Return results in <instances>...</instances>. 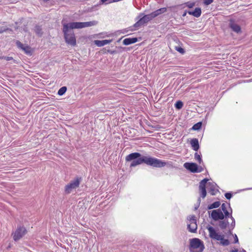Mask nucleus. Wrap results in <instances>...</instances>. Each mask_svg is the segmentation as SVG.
<instances>
[{
    "label": "nucleus",
    "mask_w": 252,
    "mask_h": 252,
    "mask_svg": "<svg viewBox=\"0 0 252 252\" xmlns=\"http://www.w3.org/2000/svg\"><path fill=\"white\" fill-rule=\"evenodd\" d=\"M126 161H131L130 167H135L143 163L155 167L160 168L165 166L166 163L155 158L141 156L139 153H132L126 157Z\"/></svg>",
    "instance_id": "1"
},
{
    "label": "nucleus",
    "mask_w": 252,
    "mask_h": 252,
    "mask_svg": "<svg viewBox=\"0 0 252 252\" xmlns=\"http://www.w3.org/2000/svg\"><path fill=\"white\" fill-rule=\"evenodd\" d=\"M97 22L91 21L87 22H72L63 25V31L65 41L68 44L75 46L76 43L74 32L71 30L74 29H82L95 25Z\"/></svg>",
    "instance_id": "2"
},
{
    "label": "nucleus",
    "mask_w": 252,
    "mask_h": 252,
    "mask_svg": "<svg viewBox=\"0 0 252 252\" xmlns=\"http://www.w3.org/2000/svg\"><path fill=\"white\" fill-rule=\"evenodd\" d=\"M206 228L209 232V236L212 240L219 241L220 244L223 246L229 245V240L225 239V236L223 234L219 232L215 228L210 225L207 226Z\"/></svg>",
    "instance_id": "3"
},
{
    "label": "nucleus",
    "mask_w": 252,
    "mask_h": 252,
    "mask_svg": "<svg viewBox=\"0 0 252 252\" xmlns=\"http://www.w3.org/2000/svg\"><path fill=\"white\" fill-rule=\"evenodd\" d=\"M205 248L203 241L198 238L189 239V250L190 252H203Z\"/></svg>",
    "instance_id": "4"
},
{
    "label": "nucleus",
    "mask_w": 252,
    "mask_h": 252,
    "mask_svg": "<svg viewBox=\"0 0 252 252\" xmlns=\"http://www.w3.org/2000/svg\"><path fill=\"white\" fill-rule=\"evenodd\" d=\"M81 178H76L71 181L65 187V192L66 193H70L73 189L77 188L81 182Z\"/></svg>",
    "instance_id": "5"
},
{
    "label": "nucleus",
    "mask_w": 252,
    "mask_h": 252,
    "mask_svg": "<svg viewBox=\"0 0 252 252\" xmlns=\"http://www.w3.org/2000/svg\"><path fill=\"white\" fill-rule=\"evenodd\" d=\"M196 217L195 216H190L188 218V229L191 233H195L197 229Z\"/></svg>",
    "instance_id": "6"
},
{
    "label": "nucleus",
    "mask_w": 252,
    "mask_h": 252,
    "mask_svg": "<svg viewBox=\"0 0 252 252\" xmlns=\"http://www.w3.org/2000/svg\"><path fill=\"white\" fill-rule=\"evenodd\" d=\"M221 209H222V211L224 213V215L225 218V219L230 218L231 219V222L230 223V227L232 229H233L234 228L235 225V219L232 216V211L231 210V212L229 213L227 210L226 204L225 203H223L221 205Z\"/></svg>",
    "instance_id": "7"
},
{
    "label": "nucleus",
    "mask_w": 252,
    "mask_h": 252,
    "mask_svg": "<svg viewBox=\"0 0 252 252\" xmlns=\"http://www.w3.org/2000/svg\"><path fill=\"white\" fill-rule=\"evenodd\" d=\"M27 230L24 226H19L16 231L13 233V238L16 241L22 238L26 233Z\"/></svg>",
    "instance_id": "8"
},
{
    "label": "nucleus",
    "mask_w": 252,
    "mask_h": 252,
    "mask_svg": "<svg viewBox=\"0 0 252 252\" xmlns=\"http://www.w3.org/2000/svg\"><path fill=\"white\" fill-rule=\"evenodd\" d=\"M211 217L215 221L219 220H222L225 218L222 211L220 209L213 210L211 214Z\"/></svg>",
    "instance_id": "9"
},
{
    "label": "nucleus",
    "mask_w": 252,
    "mask_h": 252,
    "mask_svg": "<svg viewBox=\"0 0 252 252\" xmlns=\"http://www.w3.org/2000/svg\"><path fill=\"white\" fill-rule=\"evenodd\" d=\"M153 18L152 17V15L151 13L150 14H148L143 16L134 25V27L135 28H138L144 25V24L147 23L151 20H152Z\"/></svg>",
    "instance_id": "10"
},
{
    "label": "nucleus",
    "mask_w": 252,
    "mask_h": 252,
    "mask_svg": "<svg viewBox=\"0 0 252 252\" xmlns=\"http://www.w3.org/2000/svg\"><path fill=\"white\" fill-rule=\"evenodd\" d=\"M184 167L193 173H197L202 171V170L198 169L197 165L195 163L186 162L184 164Z\"/></svg>",
    "instance_id": "11"
},
{
    "label": "nucleus",
    "mask_w": 252,
    "mask_h": 252,
    "mask_svg": "<svg viewBox=\"0 0 252 252\" xmlns=\"http://www.w3.org/2000/svg\"><path fill=\"white\" fill-rule=\"evenodd\" d=\"M208 181L207 179H204L199 183V191L202 198H205L206 196V186Z\"/></svg>",
    "instance_id": "12"
},
{
    "label": "nucleus",
    "mask_w": 252,
    "mask_h": 252,
    "mask_svg": "<svg viewBox=\"0 0 252 252\" xmlns=\"http://www.w3.org/2000/svg\"><path fill=\"white\" fill-rule=\"evenodd\" d=\"M206 185L208 190L211 195H214L219 191L218 189L216 188L217 185L216 183L209 182L208 183H207Z\"/></svg>",
    "instance_id": "13"
},
{
    "label": "nucleus",
    "mask_w": 252,
    "mask_h": 252,
    "mask_svg": "<svg viewBox=\"0 0 252 252\" xmlns=\"http://www.w3.org/2000/svg\"><path fill=\"white\" fill-rule=\"evenodd\" d=\"M16 45L18 48L21 49L26 54L31 55L32 53V49L29 46L24 45L19 41H16Z\"/></svg>",
    "instance_id": "14"
},
{
    "label": "nucleus",
    "mask_w": 252,
    "mask_h": 252,
    "mask_svg": "<svg viewBox=\"0 0 252 252\" xmlns=\"http://www.w3.org/2000/svg\"><path fill=\"white\" fill-rule=\"evenodd\" d=\"M167 8L165 7L161 8L151 13L153 18L166 12Z\"/></svg>",
    "instance_id": "15"
},
{
    "label": "nucleus",
    "mask_w": 252,
    "mask_h": 252,
    "mask_svg": "<svg viewBox=\"0 0 252 252\" xmlns=\"http://www.w3.org/2000/svg\"><path fill=\"white\" fill-rule=\"evenodd\" d=\"M226 219H227L225 218V219H224L223 220H220L219 222V225L220 227L222 229L226 228V227L227 226H228L229 228L230 231L231 230H232V229L230 228V224L229 225V222L226 220Z\"/></svg>",
    "instance_id": "16"
},
{
    "label": "nucleus",
    "mask_w": 252,
    "mask_h": 252,
    "mask_svg": "<svg viewBox=\"0 0 252 252\" xmlns=\"http://www.w3.org/2000/svg\"><path fill=\"white\" fill-rule=\"evenodd\" d=\"M230 27L231 29L235 32L237 33L241 32V28L240 27L237 25V24L235 23L233 21L231 20L230 24Z\"/></svg>",
    "instance_id": "17"
},
{
    "label": "nucleus",
    "mask_w": 252,
    "mask_h": 252,
    "mask_svg": "<svg viewBox=\"0 0 252 252\" xmlns=\"http://www.w3.org/2000/svg\"><path fill=\"white\" fill-rule=\"evenodd\" d=\"M112 40H95L94 41V44L98 47H101L105 45L108 44L111 42Z\"/></svg>",
    "instance_id": "18"
},
{
    "label": "nucleus",
    "mask_w": 252,
    "mask_h": 252,
    "mask_svg": "<svg viewBox=\"0 0 252 252\" xmlns=\"http://www.w3.org/2000/svg\"><path fill=\"white\" fill-rule=\"evenodd\" d=\"M190 144L192 148V149L197 151L199 148V145L198 143V140L196 138L192 139L190 141Z\"/></svg>",
    "instance_id": "19"
},
{
    "label": "nucleus",
    "mask_w": 252,
    "mask_h": 252,
    "mask_svg": "<svg viewBox=\"0 0 252 252\" xmlns=\"http://www.w3.org/2000/svg\"><path fill=\"white\" fill-rule=\"evenodd\" d=\"M137 39L136 38H127L123 40V44L126 45H128L130 44L134 43L137 42Z\"/></svg>",
    "instance_id": "20"
},
{
    "label": "nucleus",
    "mask_w": 252,
    "mask_h": 252,
    "mask_svg": "<svg viewBox=\"0 0 252 252\" xmlns=\"http://www.w3.org/2000/svg\"><path fill=\"white\" fill-rule=\"evenodd\" d=\"M188 13L195 17H199L201 15V10L200 8H196L193 11H189Z\"/></svg>",
    "instance_id": "21"
},
{
    "label": "nucleus",
    "mask_w": 252,
    "mask_h": 252,
    "mask_svg": "<svg viewBox=\"0 0 252 252\" xmlns=\"http://www.w3.org/2000/svg\"><path fill=\"white\" fill-rule=\"evenodd\" d=\"M220 205V201H216L208 206V209L211 210L214 208H218Z\"/></svg>",
    "instance_id": "22"
},
{
    "label": "nucleus",
    "mask_w": 252,
    "mask_h": 252,
    "mask_svg": "<svg viewBox=\"0 0 252 252\" xmlns=\"http://www.w3.org/2000/svg\"><path fill=\"white\" fill-rule=\"evenodd\" d=\"M34 31L36 34L38 36H41L42 34V29L39 26H36L35 27Z\"/></svg>",
    "instance_id": "23"
},
{
    "label": "nucleus",
    "mask_w": 252,
    "mask_h": 252,
    "mask_svg": "<svg viewBox=\"0 0 252 252\" xmlns=\"http://www.w3.org/2000/svg\"><path fill=\"white\" fill-rule=\"evenodd\" d=\"M66 90L67 88L66 87H62L58 91V94L59 95H62L66 92Z\"/></svg>",
    "instance_id": "24"
},
{
    "label": "nucleus",
    "mask_w": 252,
    "mask_h": 252,
    "mask_svg": "<svg viewBox=\"0 0 252 252\" xmlns=\"http://www.w3.org/2000/svg\"><path fill=\"white\" fill-rule=\"evenodd\" d=\"M194 158L197 160L199 164L202 162V160L201 157V155H199L197 153H195L194 154Z\"/></svg>",
    "instance_id": "25"
},
{
    "label": "nucleus",
    "mask_w": 252,
    "mask_h": 252,
    "mask_svg": "<svg viewBox=\"0 0 252 252\" xmlns=\"http://www.w3.org/2000/svg\"><path fill=\"white\" fill-rule=\"evenodd\" d=\"M175 106L177 109H180L183 106V103L181 101H178L176 102Z\"/></svg>",
    "instance_id": "26"
},
{
    "label": "nucleus",
    "mask_w": 252,
    "mask_h": 252,
    "mask_svg": "<svg viewBox=\"0 0 252 252\" xmlns=\"http://www.w3.org/2000/svg\"><path fill=\"white\" fill-rule=\"evenodd\" d=\"M6 31L12 32V31L11 29H8L6 27H0V34L5 32Z\"/></svg>",
    "instance_id": "27"
},
{
    "label": "nucleus",
    "mask_w": 252,
    "mask_h": 252,
    "mask_svg": "<svg viewBox=\"0 0 252 252\" xmlns=\"http://www.w3.org/2000/svg\"><path fill=\"white\" fill-rule=\"evenodd\" d=\"M201 126H202V123L201 122H198V123H196V124H195L192 126V128L193 130H198L201 128Z\"/></svg>",
    "instance_id": "28"
},
{
    "label": "nucleus",
    "mask_w": 252,
    "mask_h": 252,
    "mask_svg": "<svg viewBox=\"0 0 252 252\" xmlns=\"http://www.w3.org/2000/svg\"><path fill=\"white\" fill-rule=\"evenodd\" d=\"M186 5H187V6H188L189 8H192L193 7L194 5H195V3L194 2H188L186 3Z\"/></svg>",
    "instance_id": "29"
},
{
    "label": "nucleus",
    "mask_w": 252,
    "mask_h": 252,
    "mask_svg": "<svg viewBox=\"0 0 252 252\" xmlns=\"http://www.w3.org/2000/svg\"><path fill=\"white\" fill-rule=\"evenodd\" d=\"M175 49L177 51H178V52H179L180 53H184V49L181 48V47H175Z\"/></svg>",
    "instance_id": "30"
},
{
    "label": "nucleus",
    "mask_w": 252,
    "mask_h": 252,
    "mask_svg": "<svg viewBox=\"0 0 252 252\" xmlns=\"http://www.w3.org/2000/svg\"><path fill=\"white\" fill-rule=\"evenodd\" d=\"M213 1V0H204V3L205 5H209Z\"/></svg>",
    "instance_id": "31"
},
{
    "label": "nucleus",
    "mask_w": 252,
    "mask_h": 252,
    "mask_svg": "<svg viewBox=\"0 0 252 252\" xmlns=\"http://www.w3.org/2000/svg\"><path fill=\"white\" fill-rule=\"evenodd\" d=\"M225 197L227 199H230L231 198V197H232V194H231V193H229V192L226 193L225 194Z\"/></svg>",
    "instance_id": "32"
},
{
    "label": "nucleus",
    "mask_w": 252,
    "mask_h": 252,
    "mask_svg": "<svg viewBox=\"0 0 252 252\" xmlns=\"http://www.w3.org/2000/svg\"><path fill=\"white\" fill-rule=\"evenodd\" d=\"M234 238V243H238L239 242L238 238L236 234H234L233 235Z\"/></svg>",
    "instance_id": "33"
},
{
    "label": "nucleus",
    "mask_w": 252,
    "mask_h": 252,
    "mask_svg": "<svg viewBox=\"0 0 252 252\" xmlns=\"http://www.w3.org/2000/svg\"><path fill=\"white\" fill-rule=\"evenodd\" d=\"M4 59L6 61H10V60H12V57H4Z\"/></svg>",
    "instance_id": "34"
},
{
    "label": "nucleus",
    "mask_w": 252,
    "mask_h": 252,
    "mask_svg": "<svg viewBox=\"0 0 252 252\" xmlns=\"http://www.w3.org/2000/svg\"><path fill=\"white\" fill-rule=\"evenodd\" d=\"M230 252H238V249L232 250Z\"/></svg>",
    "instance_id": "35"
},
{
    "label": "nucleus",
    "mask_w": 252,
    "mask_h": 252,
    "mask_svg": "<svg viewBox=\"0 0 252 252\" xmlns=\"http://www.w3.org/2000/svg\"><path fill=\"white\" fill-rule=\"evenodd\" d=\"M186 14H187V12H185L183 13V15H182V16H183V17H185V16H186Z\"/></svg>",
    "instance_id": "36"
},
{
    "label": "nucleus",
    "mask_w": 252,
    "mask_h": 252,
    "mask_svg": "<svg viewBox=\"0 0 252 252\" xmlns=\"http://www.w3.org/2000/svg\"><path fill=\"white\" fill-rule=\"evenodd\" d=\"M239 252H247L244 249H242V250H240Z\"/></svg>",
    "instance_id": "37"
}]
</instances>
